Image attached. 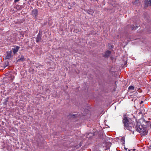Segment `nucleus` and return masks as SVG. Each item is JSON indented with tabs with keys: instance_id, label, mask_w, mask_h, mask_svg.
<instances>
[{
	"instance_id": "1",
	"label": "nucleus",
	"mask_w": 151,
	"mask_h": 151,
	"mask_svg": "<svg viewBox=\"0 0 151 151\" xmlns=\"http://www.w3.org/2000/svg\"><path fill=\"white\" fill-rule=\"evenodd\" d=\"M123 122L124 124V128L127 129L134 132V130L135 129L136 131L139 132L142 135H145L147 134V132L146 129L139 122H137L136 125L134 126L133 122L130 118L126 117L124 118Z\"/></svg>"
},
{
	"instance_id": "2",
	"label": "nucleus",
	"mask_w": 151,
	"mask_h": 151,
	"mask_svg": "<svg viewBox=\"0 0 151 151\" xmlns=\"http://www.w3.org/2000/svg\"><path fill=\"white\" fill-rule=\"evenodd\" d=\"M32 15L35 17V18L37 19L38 15V11L36 9H34L32 12Z\"/></svg>"
},
{
	"instance_id": "3",
	"label": "nucleus",
	"mask_w": 151,
	"mask_h": 151,
	"mask_svg": "<svg viewBox=\"0 0 151 151\" xmlns=\"http://www.w3.org/2000/svg\"><path fill=\"white\" fill-rule=\"evenodd\" d=\"M14 78V76L11 75H9V78H8L7 77H6L5 78H4V79L6 81H10V82H12V80Z\"/></svg>"
},
{
	"instance_id": "4",
	"label": "nucleus",
	"mask_w": 151,
	"mask_h": 151,
	"mask_svg": "<svg viewBox=\"0 0 151 151\" xmlns=\"http://www.w3.org/2000/svg\"><path fill=\"white\" fill-rule=\"evenodd\" d=\"M20 48V47L18 46H16L14 48H13L12 50L14 54H15L17 52Z\"/></svg>"
},
{
	"instance_id": "5",
	"label": "nucleus",
	"mask_w": 151,
	"mask_h": 151,
	"mask_svg": "<svg viewBox=\"0 0 151 151\" xmlns=\"http://www.w3.org/2000/svg\"><path fill=\"white\" fill-rule=\"evenodd\" d=\"M145 4L147 6H151V0H145Z\"/></svg>"
},
{
	"instance_id": "6",
	"label": "nucleus",
	"mask_w": 151,
	"mask_h": 151,
	"mask_svg": "<svg viewBox=\"0 0 151 151\" xmlns=\"http://www.w3.org/2000/svg\"><path fill=\"white\" fill-rule=\"evenodd\" d=\"M111 53V51H106L105 53L104 56L105 57H109Z\"/></svg>"
},
{
	"instance_id": "7",
	"label": "nucleus",
	"mask_w": 151,
	"mask_h": 151,
	"mask_svg": "<svg viewBox=\"0 0 151 151\" xmlns=\"http://www.w3.org/2000/svg\"><path fill=\"white\" fill-rule=\"evenodd\" d=\"M11 51L9 52H8L7 53V55H6V58L7 59H9L10 58L11 56Z\"/></svg>"
},
{
	"instance_id": "8",
	"label": "nucleus",
	"mask_w": 151,
	"mask_h": 151,
	"mask_svg": "<svg viewBox=\"0 0 151 151\" xmlns=\"http://www.w3.org/2000/svg\"><path fill=\"white\" fill-rule=\"evenodd\" d=\"M41 39V38L40 36L38 35L37 36V37L36 38V41L37 42H38L40 41Z\"/></svg>"
},
{
	"instance_id": "9",
	"label": "nucleus",
	"mask_w": 151,
	"mask_h": 151,
	"mask_svg": "<svg viewBox=\"0 0 151 151\" xmlns=\"http://www.w3.org/2000/svg\"><path fill=\"white\" fill-rule=\"evenodd\" d=\"M24 60V57L23 56H22V57L20 59H18V60H17V62H19L20 61L22 62Z\"/></svg>"
},
{
	"instance_id": "10",
	"label": "nucleus",
	"mask_w": 151,
	"mask_h": 151,
	"mask_svg": "<svg viewBox=\"0 0 151 151\" xmlns=\"http://www.w3.org/2000/svg\"><path fill=\"white\" fill-rule=\"evenodd\" d=\"M129 89L130 90H134V87L133 86H129Z\"/></svg>"
},
{
	"instance_id": "11",
	"label": "nucleus",
	"mask_w": 151,
	"mask_h": 151,
	"mask_svg": "<svg viewBox=\"0 0 151 151\" xmlns=\"http://www.w3.org/2000/svg\"><path fill=\"white\" fill-rule=\"evenodd\" d=\"M138 27L137 26H136V27H132V30H134V29H137V28H138Z\"/></svg>"
},
{
	"instance_id": "12",
	"label": "nucleus",
	"mask_w": 151,
	"mask_h": 151,
	"mask_svg": "<svg viewBox=\"0 0 151 151\" xmlns=\"http://www.w3.org/2000/svg\"><path fill=\"white\" fill-rule=\"evenodd\" d=\"M20 0H14V2L15 3H16L18 2Z\"/></svg>"
},
{
	"instance_id": "13",
	"label": "nucleus",
	"mask_w": 151,
	"mask_h": 151,
	"mask_svg": "<svg viewBox=\"0 0 151 151\" xmlns=\"http://www.w3.org/2000/svg\"><path fill=\"white\" fill-rule=\"evenodd\" d=\"M143 103V101H141L140 102V104H141Z\"/></svg>"
}]
</instances>
